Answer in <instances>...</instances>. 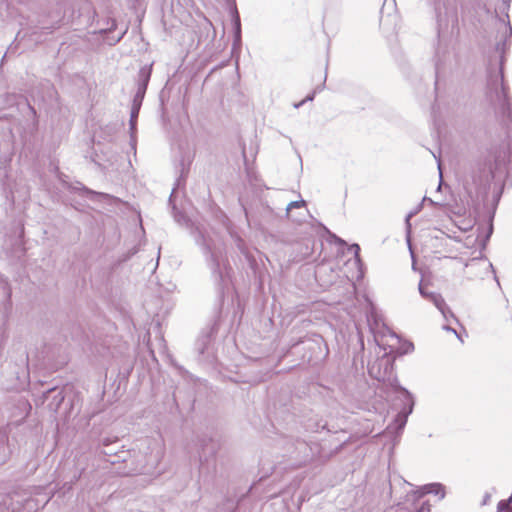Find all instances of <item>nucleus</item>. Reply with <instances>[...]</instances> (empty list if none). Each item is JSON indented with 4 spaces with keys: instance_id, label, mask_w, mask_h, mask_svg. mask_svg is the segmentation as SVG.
Masks as SVG:
<instances>
[{
    "instance_id": "nucleus-7",
    "label": "nucleus",
    "mask_w": 512,
    "mask_h": 512,
    "mask_svg": "<svg viewBox=\"0 0 512 512\" xmlns=\"http://www.w3.org/2000/svg\"><path fill=\"white\" fill-rule=\"evenodd\" d=\"M152 64L143 66L138 72L137 90L146 93L151 78Z\"/></svg>"
},
{
    "instance_id": "nucleus-29",
    "label": "nucleus",
    "mask_w": 512,
    "mask_h": 512,
    "mask_svg": "<svg viewBox=\"0 0 512 512\" xmlns=\"http://www.w3.org/2000/svg\"><path fill=\"white\" fill-rule=\"evenodd\" d=\"M505 33H509V36L512 34L511 26H508V27L505 28Z\"/></svg>"
},
{
    "instance_id": "nucleus-8",
    "label": "nucleus",
    "mask_w": 512,
    "mask_h": 512,
    "mask_svg": "<svg viewBox=\"0 0 512 512\" xmlns=\"http://www.w3.org/2000/svg\"><path fill=\"white\" fill-rule=\"evenodd\" d=\"M296 450L302 454L301 461L303 463H306L309 460H311L315 454L313 447L310 444H308L307 442L302 441V440H298L296 442Z\"/></svg>"
},
{
    "instance_id": "nucleus-11",
    "label": "nucleus",
    "mask_w": 512,
    "mask_h": 512,
    "mask_svg": "<svg viewBox=\"0 0 512 512\" xmlns=\"http://www.w3.org/2000/svg\"><path fill=\"white\" fill-rule=\"evenodd\" d=\"M425 494L440 495V499H443L445 496L444 486L440 483H431V484L424 485L421 488L420 496H423Z\"/></svg>"
},
{
    "instance_id": "nucleus-9",
    "label": "nucleus",
    "mask_w": 512,
    "mask_h": 512,
    "mask_svg": "<svg viewBox=\"0 0 512 512\" xmlns=\"http://www.w3.org/2000/svg\"><path fill=\"white\" fill-rule=\"evenodd\" d=\"M232 21L234 26V48L241 44V22L240 16L236 7L231 10Z\"/></svg>"
},
{
    "instance_id": "nucleus-30",
    "label": "nucleus",
    "mask_w": 512,
    "mask_h": 512,
    "mask_svg": "<svg viewBox=\"0 0 512 512\" xmlns=\"http://www.w3.org/2000/svg\"><path fill=\"white\" fill-rule=\"evenodd\" d=\"M446 329L449 330V331L454 332L457 335V337L462 341L461 337L456 333L455 329H453L451 327H446Z\"/></svg>"
},
{
    "instance_id": "nucleus-35",
    "label": "nucleus",
    "mask_w": 512,
    "mask_h": 512,
    "mask_svg": "<svg viewBox=\"0 0 512 512\" xmlns=\"http://www.w3.org/2000/svg\"><path fill=\"white\" fill-rule=\"evenodd\" d=\"M338 242L344 244L345 242L342 239H338Z\"/></svg>"
},
{
    "instance_id": "nucleus-10",
    "label": "nucleus",
    "mask_w": 512,
    "mask_h": 512,
    "mask_svg": "<svg viewBox=\"0 0 512 512\" xmlns=\"http://www.w3.org/2000/svg\"><path fill=\"white\" fill-rule=\"evenodd\" d=\"M81 17H83V21H82V24H84L85 26H90L93 21H94V18L96 16V12L94 10V8L91 6L90 3L88 2H85L82 7H81Z\"/></svg>"
},
{
    "instance_id": "nucleus-36",
    "label": "nucleus",
    "mask_w": 512,
    "mask_h": 512,
    "mask_svg": "<svg viewBox=\"0 0 512 512\" xmlns=\"http://www.w3.org/2000/svg\"><path fill=\"white\" fill-rule=\"evenodd\" d=\"M417 493H419V496H418V497H421V496H420L421 492H414V495H417Z\"/></svg>"
},
{
    "instance_id": "nucleus-28",
    "label": "nucleus",
    "mask_w": 512,
    "mask_h": 512,
    "mask_svg": "<svg viewBox=\"0 0 512 512\" xmlns=\"http://www.w3.org/2000/svg\"><path fill=\"white\" fill-rule=\"evenodd\" d=\"M322 341L323 339L321 337H317V339L313 340V342L317 345H319Z\"/></svg>"
},
{
    "instance_id": "nucleus-31",
    "label": "nucleus",
    "mask_w": 512,
    "mask_h": 512,
    "mask_svg": "<svg viewBox=\"0 0 512 512\" xmlns=\"http://www.w3.org/2000/svg\"><path fill=\"white\" fill-rule=\"evenodd\" d=\"M28 107H29V110L31 111V113L33 115H36V111H35L34 107H32L31 105H28Z\"/></svg>"
},
{
    "instance_id": "nucleus-33",
    "label": "nucleus",
    "mask_w": 512,
    "mask_h": 512,
    "mask_svg": "<svg viewBox=\"0 0 512 512\" xmlns=\"http://www.w3.org/2000/svg\"><path fill=\"white\" fill-rule=\"evenodd\" d=\"M360 343H361V348L363 349L364 348V343H363L362 339H360Z\"/></svg>"
},
{
    "instance_id": "nucleus-14",
    "label": "nucleus",
    "mask_w": 512,
    "mask_h": 512,
    "mask_svg": "<svg viewBox=\"0 0 512 512\" xmlns=\"http://www.w3.org/2000/svg\"><path fill=\"white\" fill-rule=\"evenodd\" d=\"M144 96L145 93L137 90L133 98L132 108L140 109Z\"/></svg>"
},
{
    "instance_id": "nucleus-27",
    "label": "nucleus",
    "mask_w": 512,
    "mask_h": 512,
    "mask_svg": "<svg viewBox=\"0 0 512 512\" xmlns=\"http://www.w3.org/2000/svg\"><path fill=\"white\" fill-rule=\"evenodd\" d=\"M492 231H493V226L492 224L489 225V229H488V234H487V238L490 237V235L492 234Z\"/></svg>"
},
{
    "instance_id": "nucleus-25",
    "label": "nucleus",
    "mask_w": 512,
    "mask_h": 512,
    "mask_svg": "<svg viewBox=\"0 0 512 512\" xmlns=\"http://www.w3.org/2000/svg\"><path fill=\"white\" fill-rule=\"evenodd\" d=\"M313 98H314V94L308 95V96L306 97V99H305V100L301 101V102H300V103H298V104H295L294 106H295V108H298V107H300V106H301L305 101H311V100H313Z\"/></svg>"
},
{
    "instance_id": "nucleus-23",
    "label": "nucleus",
    "mask_w": 512,
    "mask_h": 512,
    "mask_svg": "<svg viewBox=\"0 0 512 512\" xmlns=\"http://www.w3.org/2000/svg\"><path fill=\"white\" fill-rule=\"evenodd\" d=\"M417 213V211H414V212H410L407 217H406V226H407V229L409 230L410 227H411V224H410V219Z\"/></svg>"
},
{
    "instance_id": "nucleus-13",
    "label": "nucleus",
    "mask_w": 512,
    "mask_h": 512,
    "mask_svg": "<svg viewBox=\"0 0 512 512\" xmlns=\"http://www.w3.org/2000/svg\"><path fill=\"white\" fill-rule=\"evenodd\" d=\"M139 111H140V109L131 108L129 124H130V130H131L132 135L136 131V123H137Z\"/></svg>"
},
{
    "instance_id": "nucleus-32",
    "label": "nucleus",
    "mask_w": 512,
    "mask_h": 512,
    "mask_svg": "<svg viewBox=\"0 0 512 512\" xmlns=\"http://www.w3.org/2000/svg\"><path fill=\"white\" fill-rule=\"evenodd\" d=\"M301 342H302V340H299V341H297V342H294V343L292 344V346H296V345H298V344H299V343H301Z\"/></svg>"
},
{
    "instance_id": "nucleus-19",
    "label": "nucleus",
    "mask_w": 512,
    "mask_h": 512,
    "mask_svg": "<svg viewBox=\"0 0 512 512\" xmlns=\"http://www.w3.org/2000/svg\"><path fill=\"white\" fill-rule=\"evenodd\" d=\"M349 250L351 252H353L355 258L357 261L360 260V256H359V253H360V246L358 244H352L349 248Z\"/></svg>"
},
{
    "instance_id": "nucleus-4",
    "label": "nucleus",
    "mask_w": 512,
    "mask_h": 512,
    "mask_svg": "<svg viewBox=\"0 0 512 512\" xmlns=\"http://www.w3.org/2000/svg\"><path fill=\"white\" fill-rule=\"evenodd\" d=\"M44 396L47 400H50L47 404V408L54 413L58 411L65 399L63 391L57 388L49 389Z\"/></svg>"
},
{
    "instance_id": "nucleus-22",
    "label": "nucleus",
    "mask_w": 512,
    "mask_h": 512,
    "mask_svg": "<svg viewBox=\"0 0 512 512\" xmlns=\"http://www.w3.org/2000/svg\"><path fill=\"white\" fill-rule=\"evenodd\" d=\"M415 512H430V505L428 502H423Z\"/></svg>"
},
{
    "instance_id": "nucleus-26",
    "label": "nucleus",
    "mask_w": 512,
    "mask_h": 512,
    "mask_svg": "<svg viewBox=\"0 0 512 512\" xmlns=\"http://www.w3.org/2000/svg\"><path fill=\"white\" fill-rule=\"evenodd\" d=\"M490 498H491V495L489 493H486L484 495V498H483V501H482V505L488 504V502L490 501Z\"/></svg>"
},
{
    "instance_id": "nucleus-17",
    "label": "nucleus",
    "mask_w": 512,
    "mask_h": 512,
    "mask_svg": "<svg viewBox=\"0 0 512 512\" xmlns=\"http://www.w3.org/2000/svg\"><path fill=\"white\" fill-rule=\"evenodd\" d=\"M305 205V201L304 200H300V201H292L290 202L288 205H287V212H289L291 209L293 208H299L301 206H304Z\"/></svg>"
},
{
    "instance_id": "nucleus-12",
    "label": "nucleus",
    "mask_w": 512,
    "mask_h": 512,
    "mask_svg": "<svg viewBox=\"0 0 512 512\" xmlns=\"http://www.w3.org/2000/svg\"><path fill=\"white\" fill-rule=\"evenodd\" d=\"M215 452L216 444L212 440H208V442L202 447V451L200 453V461L202 462L203 459L207 461L208 456H213Z\"/></svg>"
},
{
    "instance_id": "nucleus-5",
    "label": "nucleus",
    "mask_w": 512,
    "mask_h": 512,
    "mask_svg": "<svg viewBox=\"0 0 512 512\" xmlns=\"http://www.w3.org/2000/svg\"><path fill=\"white\" fill-rule=\"evenodd\" d=\"M401 391L404 393L405 398L408 401L409 407L407 410L404 409L403 411L399 412L395 418V423L397 425L398 430H402L404 428L407 422L408 415L412 413L414 406L411 394L404 388H401Z\"/></svg>"
},
{
    "instance_id": "nucleus-15",
    "label": "nucleus",
    "mask_w": 512,
    "mask_h": 512,
    "mask_svg": "<svg viewBox=\"0 0 512 512\" xmlns=\"http://www.w3.org/2000/svg\"><path fill=\"white\" fill-rule=\"evenodd\" d=\"M375 364L371 365L369 368H368V371H369V374L376 378L377 380H384V377H385V373H381L380 371H375Z\"/></svg>"
},
{
    "instance_id": "nucleus-3",
    "label": "nucleus",
    "mask_w": 512,
    "mask_h": 512,
    "mask_svg": "<svg viewBox=\"0 0 512 512\" xmlns=\"http://www.w3.org/2000/svg\"><path fill=\"white\" fill-rule=\"evenodd\" d=\"M419 293L423 298L431 301L439 309V311L443 314L444 317H447V314L453 316L452 311L447 306L443 297L438 293L426 291L422 285V281L419 284Z\"/></svg>"
},
{
    "instance_id": "nucleus-24",
    "label": "nucleus",
    "mask_w": 512,
    "mask_h": 512,
    "mask_svg": "<svg viewBox=\"0 0 512 512\" xmlns=\"http://www.w3.org/2000/svg\"><path fill=\"white\" fill-rule=\"evenodd\" d=\"M134 470L137 473H146V472H148L149 469L146 467V465H140V466H137Z\"/></svg>"
},
{
    "instance_id": "nucleus-18",
    "label": "nucleus",
    "mask_w": 512,
    "mask_h": 512,
    "mask_svg": "<svg viewBox=\"0 0 512 512\" xmlns=\"http://www.w3.org/2000/svg\"><path fill=\"white\" fill-rule=\"evenodd\" d=\"M509 508H512L507 500H501L497 504V512H502L504 510H508Z\"/></svg>"
},
{
    "instance_id": "nucleus-6",
    "label": "nucleus",
    "mask_w": 512,
    "mask_h": 512,
    "mask_svg": "<svg viewBox=\"0 0 512 512\" xmlns=\"http://www.w3.org/2000/svg\"><path fill=\"white\" fill-rule=\"evenodd\" d=\"M435 10L439 17L442 15V13H444V15L447 17L456 18V16H457L456 0H443L442 2L438 1L436 3Z\"/></svg>"
},
{
    "instance_id": "nucleus-2",
    "label": "nucleus",
    "mask_w": 512,
    "mask_h": 512,
    "mask_svg": "<svg viewBox=\"0 0 512 512\" xmlns=\"http://www.w3.org/2000/svg\"><path fill=\"white\" fill-rule=\"evenodd\" d=\"M469 177L471 183L469 178L465 179L464 186L466 190H469L470 186H473L475 189L486 187L493 180L494 174L491 167L486 164H479L478 167L471 172Z\"/></svg>"
},
{
    "instance_id": "nucleus-21",
    "label": "nucleus",
    "mask_w": 512,
    "mask_h": 512,
    "mask_svg": "<svg viewBox=\"0 0 512 512\" xmlns=\"http://www.w3.org/2000/svg\"><path fill=\"white\" fill-rule=\"evenodd\" d=\"M413 350H414V345L411 342H405L402 345V352L405 353V354H407L409 352H412Z\"/></svg>"
},
{
    "instance_id": "nucleus-34",
    "label": "nucleus",
    "mask_w": 512,
    "mask_h": 512,
    "mask_svg": "<svg viewBox=\"0 0 512 512\" xmlns=\"http://www.w3.org/2000/svg\"><path fill=\"white\" fill-rule=\"evenodd\" d=\"M104 454H106V455H111V454H112V452H111V451H109V452H108V451H104Z\"/></svg>"
},
{
    "instance_id": "nucleus-20",
    "label": "nucleus",
    "mask_w": 512,
    "mask_h": 512,
    "mask_svg": "<svg viewBox=\"0 0 512 512\" xmlns=\"http://www.w3.org/2000/svg\"><path fill=\"white\" fill-rule=\"evenodd\" d=\"M60 27V21L54 23L51 26H43L41 27L42 30H45L46 33H52L55 29H58Z\"/></svg>"
},
{
    "instance_id": "nucleus-16",
    "label": "nucleus",
    "mask_w": 512,
    "mask_h": 512,
    "mask_svg": "<svg viewBox=\"0 0 512 512\" xmlns=\"http://www.w3.org/2000/svg\"><path fill=\"white\" fill-rule=\"evenodd\" d=\"M0 177L2 178L3 184L6 188L10 190L11 194H13V190L10 185L4 181V179L8 177V169L6 166L0 167Z\"/></svg>"
},
{
    "instance_id": "nucleus-1",
    "label": "nucleus",
    "mask_w": 512,
    "mask_h": 512,
    "mask_svg": "<svg viewBox=\"0 0 512 512\" xmlns=\"http://www.w3.org/2000/svg\"><path fill=\"white\" fill-rule=\"evenodd\" d=\"M206 254L207 263L211 269L218 292L223 296L224 288L230 281V272L232 271L228 263L225 248L222 245H214L213 247L207 245Z\"/></svg>"
}]
</instances>
